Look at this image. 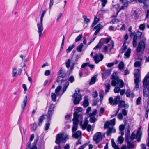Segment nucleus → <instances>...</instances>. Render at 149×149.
Returning <instances> with one entry per match:
<instances>
[{
	"label": "nucleus",
	"instance_id": "nucleus-1",
	"mask_svg": "<svg viewBox=\"0 0 149 149\" xmlns=\"http://www.w3.org/2000/svg\"><path fill=\"white\" fill-rule=\"evenodd\" d=\"M142 82L143 87V96L146 97H149V75H146Z\"/></svg>",
	"mask_w": 149,
	"mask_h": 149
},
{
	"label": "nucleus",
	"instance_id": "nucleus-2",
	"mask_svg": "<svg viewBox=\"0 0 149 149\" xmlns=\"http://www.w3.org/2000/svg\"><path fill=\"white\" fill-rule=\"evenodd\" d=\"M111 78L112 79L111 85L115 86L119 85L120 87L122 88L124 85L123 81L119 79V77L117 75L116 73H113L111 75Z\"/></svg>",
	"mask_w": 149,
	"mask_h": 149
},
{
	"label": "nucleus",
	"instance_id": "nucleus-3",
	"mask_svg": "<svg viewBox=\"0 0 149 149\" xmlns=\"http://www.w3.org/2000/svg\"><path fill=\"white\" fill-rule=\"evenodd\" d=\"M115 124V119H113L110 120L109 121H106L104 125V129L108 128L106 132V135L107 136H109L111 133H115L116 132L115 129L113 127H109V126L111 125L112 126H113Z\"/></svg>",
	"mask_w": 149,
	"mask_h": 149
},
{
	"label": "nucleus",
	"instance_id": "nucleus-4",
	"mask_svg": "<svg viewBox=\"0 0 149 149\" xmlns=\"http://www.w3.org/2000/svg\"><path fill=\"white\" fill-rule=\"evenodd\" d=\"M69 138V136L66 135L65 136L63 137V135L62 134H58L56 136V140L55 143L57 144H58V146H55L54 147V149H61V148L59 144L61 142L63 143H65L67 139Z\"/></svg>",
	"mask_w": 149,
	"mask_h": 149
},
{
	"label": "nucleus",
	"instance_id": "nucleus-5",
	"mask_svg": "<svg viewBox=\"0 0 149 149\" xmlns=\"http://www.w3.org/2000/svg\"><path fill=\"white\" fill-rule=\"evenodd\" d=\"M46 13V10H44L42 12V13L40 17V23H38L37 24L38 29V33L39 34V39H40V38L42 35V33L43 29V18L45 14Z\"/></svg>",
	"mask_w": 149,
	"mask_h": 149
},
{
	"label": "nucleus",
	"instance_id": "nucleus-6",
	"mask_svg": "<svg viewBox=\"0 0 149 149\" xmlns=\"http://www.w3.org/2000/svg\"><path fill=\"white\" fill-rule=\"evenodd\" d=\"M75 93L72 95V97L74 98L73 103L75 105L78 104H79L80 101L82 99V96L80 93V90H75Z\"/></svg>",
	"mask_w": 149,
	"mask_h": 149
},
{
	"label": "nucleus",
	"instance_id": "nucleus-7",
	"mask_svg": "<svg viewBox=\"0 0 149 149\" xmlns=\"http://www.w3.org/2000/svg\"><path fill=\"white\" fill-rule=\"evenodd\" d=\"M101 134V132H98L94 135L93 140L95 142L96 144H97L102 141V137Z\"/></svg>",
	"mask_w": 149,
	"mask_h": 149
},
{
	"label": "nucleus",
	"instance_id": "nucleus-8",
	"mask_svg": "<svg viewBox=\"0 0 149 149\" xmlns=\"http://www.w3.org/2000/svg\"><path fill=\"white\" fill-rule=\"evenodd\" d=\"M136 70V73L134 74V77L135 78L134 81L135 85V88H139V84L140 81L139 79L140 76V73L139 69H137Z\"/></svg>",
	"mask_w": 149,
	"mask_h": 149
},
{
	"label": "nucleus",
	"instance_id": "nucleus-9",
	"mask_svg": "<svg viewBox=\"0 0 149 149\" xmlns=\"http://www.w3.org/2000/svg\"><path fill=\"white\" fill-rule=\"evenodd\" d=\"M145 44L143 41H141L139 42L137 48V52L139 53L141 51H144L145 48Z\"/></svg>",
	"mask_w": 149,
	"mask_h": 149
},
{
	"label": "nucleus",
	"instance_id": "nucleus-10",
	"mask_svg": "<svg viewBox=\"0 0 149 149\" xmlns=\"http://www.w3.org/2000/svg\"><path fill=\"white\" fill-rule=\"evenodd\" d=\"M59 74L58 77V80L61 79V78H64L66 76V73L65 71L63 68H61L60 70L58 72Z\"/></svg>",
	"mask_w": 149,
	"mask_h": 149
},
{
	"label": "nucleus",
	"instance_id": "nucleus-11",
	"mask_svg": "<svg viewBox=\"0 0 149 149\" xmlns=\"http://www.w3.org/2000/svg\"><path fill=\"white\" fill-rule=\"evenodd\" d=\"M93 58L95 63H97L103 59V56L101 54H100V55L98 54H96L93 56Z\"/></svg>",
	"mask_w": 149,
	"mask_h": 149
},
{
	"label": "nucleus",
	"instance_id": "nucleus-12",
	"mask_svg": "<svg viewBox=\"0 0 149 149\" xmlns=\"http://www.w3.org/2000/svg\"><path fill=\"white\" fill-rule=\"evenodd\" d=\"M141 128V126H140L138 128L137 132L136 135V139L138 142H140L141 141V138L142 135V132H141L140 131Z\"/></svg>",
	"mask_w": 149,
	"mask_h": 149
},
{
	"label": "nucleus",
	"instance_id": "nucleus-13",
	"mask_svg": "<svg viewBox=\"0 0 149 149\" xmlns=\"http://www.w3.org/2000/svg\"><path fill=\"white\" fill-rule=\"evenodd\" d=\"M28 101V97L26 95L24 96V100H23V103L21 104L22 107V112H23L25 109V107Z\"/></svg>",
	"mask_w": 149,
	"mask_h": 149
},
{
	"label": "nucleus",
	"instance_id": "nucleus-14",
	"mask_svg": "<svg viewBox=\"0 0 149 149\" xmlns=\"http://www.w3.org/2000/svg\"><path fill=\"white\" fill-rule=\"evenodd\" d=\"M38 141V140H34V142L33 143L32 148H31V144H30L29 143V144L27 145L26 148L28 149H37V148L36 145Z\"/></svg>",
	"mask_w": 149,
	"mask_h": 149
},
{
	"label": "nucleus",
	"instance_id": "nucleus-15",
	"mask_svg": "<svg viewBox=\"0 0 149 149\" xmlns=\"http://www.w3.org/2000/svg\"><path fill=\"white\" fill-rule=\"evenodd\" d=\"M142 59L141 58H138L137 61L134 64V66L135 67H139L141 65V63L142 62Z\"/></svg>",
	"mask_w": 149,
	"mask_h": 149
},
{
	"label": "nucleus",
	"instance_id": "nucleus-16",
	"mask_svg": "<svg viewBox=\"0 0 149 149\" xmlns=\"http://www.w3.org/2000/svg\"><path fill=\"white\" fill-rule=\"evenodd\" d=\"M80 58L79 56L78 55H74L72 58V60L73 62V64H74L77 63L78 59Z\"/></svg>",
	"mask_w": 149,
	"mask_h": 149
},
{
	"label": "nucleus",
	"instance_id": "nucleus-17",
	"mask_svg": "<svg viewBox=\"0 0 149 149\" xmlns=\"http://www.w3.org/2000/svg\"><path fill=\"white\" fill-rule=\"evenodd\" d=\"M88 123V120H85L83 124H82V122L80 123V125L81 126L82 129L84 130L86 129L87 127Z\"/></svg>",
	"mask_w": 149,
	"mask_h": 149
},
{
	"label": "nucleus",
	"instance_id": "nucleus-18",
	"mask_svg": "<svg viewBox=\"0 0 149 149\" xmlns=\"http://www.w3.org/2000/svg\"><path fill=\"white\" fill-rule=\"evenodd\" d=\"M131 52V49L128 48L124 54V58L127 59L129 58Z\"/></svg>",
	"mask_w": 149,
	"mask_h": 149
},
{
	"label": "nucleus",
	"instance_id": "nucleus-19",
	"mask_svg": "<svg viewBox=\"0 0 149 149\" xmlns=\"http://www.w3.org/2000/svg\"><path fill=\"white\" fill-rule=\"evenodd\" d=\"M81 132L80 131H77L75 133L73 134L72 136L73 138L76 139H78L79 138L81 134Z\"/></svg>",
	"mask_w": 149,
	"mask_h": 149
},
{
	"label": "nucleus",
	"instance_id": "nucleus-20",
	"mask_svg": "<svg viewBox=\"0 0 149 149\" xmlns=\"http://www.w3.org/2000/svg\"><path fill=\"white\" fill-rule=\"evenodd\" d=\"M111 40V38H102L100 40V42L103 43V45L104 43H107L110 40Z\"/></svg>",
	"mask_w": 149,
	"mask_h": 149
},
{
	"label": "nucleus",
	"instance_id": "nucleus-21",
	"mask_svg": "<svg viewBox=\"0 0 149 149\" xmlns=\"http://www.w3.org/2000/svg\"><path fill=\"white\" fill-rule=\"evenodd\" d=\"M45 116V115H42L38 119L39 122L38 124L39 126H40L42 125V123L45 119L44 116Z\"/></svg>",
	"mask_w": 149,
	"mask_h": 149
},
{
	"label": "nucleus",
	"instance_id": "nucleus-22",
	"mask_svg": "<svg viewBox=\"0 0 149 149\" xmlns=\"http://www.w3.org/2000/svg\"><path fill=\"white\" fill-rule=\"evenodd\" d=\"M53 113L54 112L53 111H48L47 115H46L47 116L48 122H49L52 116Z\"/></svg>",
	"mask_w": 149,
	"mask_h": 149
},
{
	"label": "nucleus",
	"instance_id": "nucleus-23",
	"mask_svg": "<svg viewBox=\"0 0 149 149\" xmlns=\"http://www.w3.org/2000/svg\"><path fill=\"white\" fill-rule=\"evenodd\" d=\"M120 97L119 96H117L113 100V105H116L119 102H120Z\"/></svg>",
	"mask_w": 149,
	"mask_h": 149
},
{
	"label": "nucleus",
	"instance_id": "nucleus-24",
	"mask_svg": "<svg viewBox=\"0 0 149 149\" xmlns=\"http://www.w3.org/2000/svg\"><path fill=\"white\" fill-rule=\"evenodd\" d=\"M84 97L85 99L84 101L83 105L84 107H86L89 105V102L88 97L85 96Z\"/></svg>",
	"mask_w": 149,
	"mask_h": 149
},
{
	"label": "nucleus",
	"instance_id": "nucleus-25",
	"mask_svg": "<svg viewBox=\"0 0 149 149\" xmlns=\"http://www.w3.org/2000/svg\"><path fill=\"white\" fill-rule=\"evenodd\" d=\"M124 140V138L122 136H120L118 138L116 142L117 144H121L123 142Z\"/></svg>",
	"mask_w": 149,
	"mask_h": 149
},
{
	"label": "nucleus",
	"instance_id": "nucleus-26",
	"mask_svg": "<svg viewBox=\"0 0 149 149\" xmlns=\"http://www.w3.org/2000/svg\"><path fill=\"white\" fill-rule=\"evenodd\" d=\"M142 36V33L140 31H138L136 33L134 32V37H135L137 39L138 38H141Z\"/></svg>",
	"mask_w": 149,
	"mask_h": 149
},
{
	"label": "nucleus",
	"instance_id": "nucleus-27",
	"mask_svg": "<svg viewBox=\"0 0 149 149\" xmlns=\"http://www.w3.org/2000/svg\"><path fill=\"white\" fill-rule=\"evenodd\" d=\"M12 74H13V77H16L19 75V72H17V70L16 68H14L12 71Z\"/></svg>",
	"mask_w": 149,
	"mask_h": 149
},
{
	"label": "nucleus",
	"instance_id": "nucleus-28",
	"mask_svg": "<svg viewBox=\"0 0 149 149\" xmlns=\"http://www.w3.org/2000/svg\"><path fill=\"white\" fill-rule=\"evenodd\" d=\"M111 143L112 146L115 149H120L119 148L118 145H116L113 139H111Z\"/></svg>",
	"mask_w": 149,
	"mask_h": 149
},
{
	"label": "nucleus",
	"instance_id": "nucleus-29",
	"mask_svg": "<svg viewBox=\"0 0 149 149\" xmlns=\"http://www.w3.org/2000/svg\"><path fill=\"white\" fill-rule=\"evenodd\" d=\"M130 129H128L127 130V131L125 133V141L128 140L129 139V136L130 135Z\"/></svg>",
	"mask_w": 149,
	"mask_h": 149
},
{
	"label": "nucleus",
	"instance_id": "nucleus-30",
	"mask_svg": "<svg viewBox=\"0 0 149 149\" xmlns=\"http://www.w3.org/2000/svg\"><path fill=\"white\" fill-rule=\"evenodd\" d=\"M96 77L95 76L93 77L91 79V81L89 83L90 85L94 84L96 81Z\"/></svg>",
	"mask_w": 149,
	"mask_h": 149
},
{
	"label": "nucleus",
	"instance_id": "nucleus-31",
	"mask_svg": "<svg viewBox=\"0 0 149 149\" xmlns=\"http://www.w3.org/2000/svg\"><path fill=\"white\" fill-rule=\"evenodd\" d=\"M125 141L127 143V146L129 148H134V144H133V143H131L129 141V140H125Z\"/></svg>",
	"mask_w": 149,
	"mask_h": 149
},
{
	"label": "nucleus",
	"instance_id": "nucleus-32",
	"mask_svg": "<svg viewBox=\"0 0 149 149\" xmlns=\"http://www.w3.org/2000/svg\"><path fill=\"white\" fill-rule=\"evenodd\" d=\"M126 94L127 97H129L130 96L131 97L133 98L134 97V94L131 93L128 90L126 92Z\"/></svg>",
	"mask_w": 149,
	"mask_h": 149
},
{
	"label": "nucleus",
	"instance_id": "nucleus-33",
	"mask_svg": "<svg viewBox=\"0 0 149 149\" xmlns=\"http://www.w3.org/2000/svg\"><path fill=\"white\" fill-rule=\"evenodd\" d=\"M103 45V43H102L101 42H100V41L98 44L93 48V49H100Z\"/></svg>",
	"mask_w": 149,
	"mask_h": 149
},
{
	"label": "nucleus",
	"instance_id": "nucleus-34",
	"mask_svg": "<svg viewBox=\"0 0 149 149\" xmlns=\"http://www.w3.org/2000/svg\"><path fill=\"white\" fill-rule=\"evenodd\" d=\"M69 84V83L68 81H67L65 84L64 86L63 90V93H64L66 90Z\"/></svg>",
	"mask_w": 149,
	"mask_h": 149
},
{
	"label": "nucleus",
	"instance_id": "nucleus-35",
	"mask_svg": "<svg viewBox=\"0 0 149 149\" xmlns=\"http://www.w3.org/2000/svg\"><path fill=\"white\" fill-rule=\"evenodd\" d=\"M104 94V91L103 90H101L99 93V96L100 97V101L102 102L103 99Z\"/></svg>",
	"mask_w": 149,
	"mask_h": 149
},
{
	"label": "nucleus",
	"instance_id": "nucleus-36",
	"mask_svg": "<svg viewBox=\"0 0 149 149\" xmlns=\"http://www.w3.org/2000/svg\"><path fill=\"white\" fill-rule=\"evenodd\" d=\"M104 85L105 87V92L107 93L109 91V90L110 89V85L108 84H105Z\"/></svg>",
	"mask_w": 149,
	"mask_h": 149
},
{
	"label": "nucleus",
	"instance_id": "nucleus-37",
	"mask_svg": "<svg viewBox=\"0 0 149 149\" xmlns=\"http://www.w3.org/2000/svg\"><path fill=\"white\" fill-rule=\"evenodd\" d=\"M75 45L73 44L71 46H70L67 49L66 51L67 53L70 52L72 49L75 47Z\"/></svg>",
	"mask_w": 149,
	"mask_h": 149
},
{
	"label": "nucleus",
	"instance_id": "nucleus-38",
	"mask_svg": "<svg viewBox=\"0 0 149 149\" xmlns=\"http://www.w3.org/2000/svg\"><path fill=\"white\" fill-rule=\"evenodd\" d=\"M111 71L110 70H107L105 72L104 74H102V77L103 78H104V77L105 76H109L111 74Z\"/></svg>",
	"mask_w": 149,
	"mask_h": 149
},
{
	"label": "nucleus",
	"instance_id": "nucleus-39",
	"mask_svg": "<svg viewBox=\"0 0 149 149\" xmlns=\"http://www.w3.org/2000/svg\"><path fill=\"white\" fill-rule=\"evenodd\" d=\"M83 45L82 43H80L79 45L77 48V50L79 52H81L82 51V48L83 47Z\"/></svg>",
	"mask_w": 149,
	"mask_h": 149
},
{
	"label": "nucleus",
	"instance_id": "nucleus-40",
	"mask_svg": "<svg viewBox=\"0 0 149 149\" xmlns=\"http://www.w3.org/2000/svg\"><path fill=\"white\" fill-rule=\"evenodd\" d=\"M137 39L135 37H134L133 41V45L134 47H135L137 46Z\"/></svg>",
	"mask_w": 149,
	"mask_h": 149
},
{
	"label": "nucleus",
	"instance_id": "nucleus-41",
	"mask_svg": "<svg viewBox=\"0 0 149 149\" xmlns=\"http://www.w3.org/2000/svg\"><path fill=\"white\" fill-rule=\"evenodd\" d=\"M124 66V64L123 62L121 61L118 65V68L120 70H123V67Z\"/></svg>",
	"mask_w": 149,
	"mask_h": 149
},
{
	"label": "nucleus",
	"instance_id": "nucleus-42",
	"mask_svg": "<svg viewBox=\"0 0 149 149\" xmlns=\"http://www.w3.org/2000/svg\"><path fill=\"white\" fill-rule=\"evenodd\" d=\"M51 97L52 100L54 102H55L56 98V95L54 93H51Z\"/></svg>",
	"mask_w": 149,
	"mask_h": 149
},
{
	"label": "nucleus",
	"instance_id": "nucleus-43",
	"mask_svg": "<svg viewBox=\"0 0 149 149\" xmlns=\"http://www.w3.org/2000/svg\"><path fill=\"white\" fill-rule=\"evenodd\" d=\"M83 17L84 19V22L85 24H87L90 22V19L87 18V17L86 15H83Z\"/></svg>",
	"mask_w": 149,
	"mask_h": 149
},
{
	"label": "nucleus",
	"instance_id": "nucleus-44",
	"mask_svg": "<svg viewBox=\"0 0 149 149\" xmlns=\"http://www.w3.org/2000/svg\"><path fill=\"white\" fill-rule=\"evenodd\" d=\"M60 79H61L58 80V77L56 81V82L58 83H59L61 81V83H62L67 79V78L65 77L64 78H61Z\"/></svg>",
	"mask_w": 149,
	"mask_h": 149
},
{
	"label": "nucleus",
	"instance_id": "nucleus-45",
	"mask_svg": "<svg viewBox=\"0 0 149 149\" xmlns=\"http://www.w3.org/2000/svg\"><path fill=\"white\" fill-rule=\"evenodd\" d=\"M119 103V104L118 105L119 108H121V107H124L125 104V102L124 101H122V100H121L120 101Z\"/></svg>",
	"mask_w": 149,
	"mask_h": 149
},
{
	"label": "nucleus",
	"instance_id": "nucleus-46",
	"mask_svg": "<svg viewBox=\"0 0 149 149\" xmlns=\"http://www.w3.org/2000/svg\"><path fill=\"white\" fill-rule=\"evenodd\" d=\"M90 118L89 119V121L92 123H94L95 122L96 120V118L95 116H91L90 117Z\"/></svg>",
	"mask_w": 149,
	"mask_h": 149
},
{
	"label": "nucleus",
	"instance_id": "nucleus-47",
	"mask_svg": "<svg viewBox=\"0 0 149 149\" xmlns=\"http://www.w3.org/2000/svg\"><path fill=\"white\" fill-rule=\"evenodd\" d=\"M135 137L136 138V135L134 132H133L132 133L130 137L131 141H133L135 139Z\"/></svg>",
	"mask_w": 149,
	"mask_h": 149
},
{
	"label": "nucleus",
	"instance_id": "nucleus-48",
	"mask_svg": "<svg viewBox=\"0 0 149 149\" xmlns=\"http://www.w3.org/2000/svg\"><path fill=\"white\" fill-rule=\"evenodd\" d=\"M102 2V5L103 8L104 7L107 3V0H100Z\"/></svg>",
	"mask_w": 149,
	"mask_h": 149
},
{
	"label": "nucleus",
	"instance_id": "nucleus-49",
	"mask_svg": "<svg viewBox=\"0 0 149 149\" xmlns=\"http://www.w3.org/2000/svg\"><path fill=\"white\" fill-rule=\"evenodd\" d=\"M103 26L102 25H101L100 24H98L95 27L94 29H94H98L99 31H100V29Z\"/></svg>",
	"mask_w": 149,
	"mask_h": 149
},
{
	"label": "nucleus",
	"instance_id": "nucleus-50",
	"mask_svg": "<svg viewBox=\"0 0 149 149\" xmlns=\"http://www.w3.org/2000/svg\"><path fill=\"white\" fill-rule=\"evenodd\" d=\"M83 36L82 34L79 35L75 39V41L76 42H78L82 38Z\"/></svg>",
	"mask_w": 149,
	"mask_h": 149
},
{
	"label": "nucleus",
	"instance_id": "nucleus-51",
	"mask_svg": "<svg viewBox=\"0 0 149 149\" xmlns=\"http://www.w3.org/2000/svg\"><path fill=\"white\" fill-rule=\"evenodd\" d=\"M97 112V110L95 109L93 110V112L92 113H91L89 114V116L90 117H91L95 115L96 114Z\"/></svg>",
	"mask_w": 149,
	"mask_h": 149
},
{
	"label": "nucleus",
	"instance_id": "nucleus-52",
	"mask_svg": "<svg viewBox=\"0 0 149 149\" xmlns=\"http://www.w3.org/2000/svg\"><path fill=\"white\" fill-rule=\"evenodd\" d=\"M77 125H73L72 128V132H75L77 129Z\"/></svg>",
	"mask_w": 149,
	"mask_h": 149
},
{
	"label": "nucleus",
	"instance_id": "nucleus-53",
	"mask_svg": "<svg viewBox=\"0 0 149 149\" xmlns=\"http://www.w3.org/2000/svg\"><path fill=\"white\" fill-rule=\"evenodd\" d=\"M119 22V21L118 19H113L112 21H111L110 22V23L111 24H115L116 23H117Z\"/></svg>",
	"mask_w": 149,
	"mask_h": 149
},
{
	"label": "nucleus",
	"instance_id": "nucleus-54",
	"mask_svg": "<svg viewBox=\"0 0 149 149\" xmlns=\"http://www.w3.org/2000/svg\"><path fill=\"white\" fill-rule=\"evenodd\" d=\"M74 78L73 76H70L68 79V81L72 83L74 81Z\"/></svg>",
	"mask_w": 149,
	"mask_h": 149
},
{
	"label": "nucleus",
	"instance_id": "nucleus-55",
	"mask_svg": "<svg viewBox=\"0 0 149 149\" xmlns=\"http://www.w3.org/2000/svg\"><path fill=\"white\" fill-rule=\"evenodd\" d=\"M61 88V86H58L55 90V92L57 94L58 93Z\"/></svg>",
	"mask_w": 149,
	"mask_h": 149
},
{
	"label": "nucleus",
	"instance_id": "nucleus-56",
	"mask_svg": "<svg viewBox=\"0 0 149 149\" xmlns=\"http://www.w3.org/2000/svg\"><path fill=\"white\" fill-rule=\"evenodd\" d=\"M70 63L71 60L70 59H69L66 63V66L67 68H68L70 67Z\"/></svg>",
	"mask_w": 149,
	"mask_h": 149
},
{
	"label": "nucleus",
	"instance_id": "nucleus-57",
	"mask_svg": "<svg viewBox=\"0 0 149 149\" xmlns=\"http://www.w3.org/2000/svg\"><path fill=\"white\" fill-rule=\"evenodd\" d=\"M120 87H115L114 90V93H119L120 92Z\"/></svg>",
	"mask_w": 149,
	"mask_h": 149
},
{
	"label": "nucleus",
	"instance_id": "nucleus-58",
	"mask_svg": "<svg viewBox=\"0 0 149 149\" xmlns=\"http://www.w3.org/2000/svg\"><path fill=\"white\" fill-rule=\"evenodd\" d=\"M145 27V24H141L139 26V29L142 31L144 30Z\"/></svg>",
	"mask_w": 149,
	"mask_h": 149
},
{
	"label": "nucleus",
	"instance_id": "nucleus-59",
	"mask_svg": "<svg viewBox=\"0 0 149 149\" xmlns=\"http://www.w3.org/2000/svg\"><path fill=\"white\" fill-rule=\"evenodd\" d=\"M72 120L73 121V125H78L79 123V120L78 119L73 118Z\"/></svg>",
	"mask_w": 149,
	"mask_h": 149
},
{
	"label": "nucleus",
	"instance_id": "nucleus-60",
	"mask_svg": "<svg viewBox=\"0 0 149 149\" xmlns=\"http://www.w3.org/2000/svg\"><path fill=\"white\" fill-rule=\"evenodd\" d=\"M34 134H31V136L30 139H29V141L28 143V145L29 144V143H30V144H31V143L32 141L33 140L34 138Z\"/></svg>",
	"mask_w": 149,
	"mask_h": 149
},
{
	"label": "nucleus",
	"instance_id": "nucleus-61",
	"mask_svg": "<svg viewBox=\"0 0 149 149\" xmlns=\"http://www.w3.org/2000/svg\"><path fill=\"white\" fill-rule=\"evenodd\" d=\"M74 118L75 119H78V118L79 116L80 115H79L78 114L77 112H76L74 113Z\"/></svg>",
	"mask_w": 149,
	"mask_h": 149
},
{
	"label": "nucleus",
	"instance_id": "nucleus-62",
	"mask_svg": "<svg viewBox=\"0 0 149 149\" xmlns=\"http://www.w3.org/2000/svg\"><path fill=\"white\" fill-rule=\"evenodd\" d=\"M54 0H50L49 8L50 10L54 3Z\"/></svg>",
	"mask_w": 149,
	"mask_h": 149
},
{
	"label": "nucleus",
	"instance_id": "nucleus-63",
	"mask_svg": "<svg viewBox=\"0 0 149 149\" xmlns=\"http://www.w3.org/2000/svg\"><path fill=\"white\" fill-rule=\"evenodd\" d=\"M127 111L125 109H123L122 110V113L124 116H126L127 115Z\"/></svg>",
	"mask_w": 149,
	"mask_h": 149
},
{
	"label": "nucleus",
	"instance_id": "nucleus-64",
	"mask_svg": "<svg viewBox=\"0 0 149 149\" xmlns=\"http://www.w3.org/2000/svg\"><path fill=\"white\" fill-rule=\"evenodd\" d=\"M92 95L94 98L97 97L98 96V93L96 91L93 92V93Z\"/></svg>",
	"mask_w": 149,
	"mask_h": 149
}]
</instances>
